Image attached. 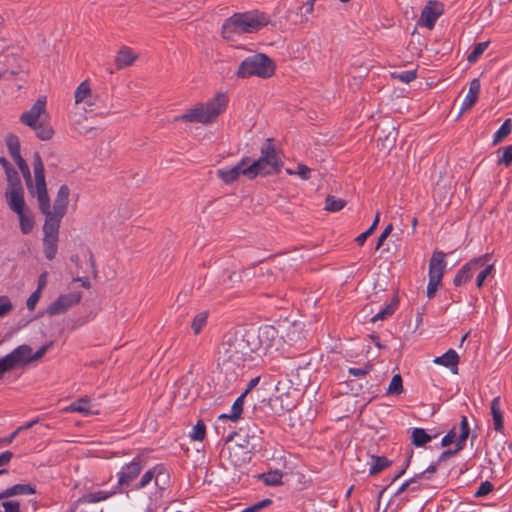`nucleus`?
Segmentation results:
<instances>
[{
	"label": "nucleus",
	"mask_w": 512,
	"mask_h": 512,
	"mask_svg": "<svg viewBox=\"0 0 512 512\" xmlns=\"http://www.w3.org/2000/svg\"><path fill=\"white\" fill-rule=\"evenodd\" d=\"M6 145L11 157L19 167L27 186L30 188L32 185L31 173L29 166L20 155V143L18 137L15 135H8L6 138Z\"/></svg>",
	"instance_id": "1a4fd4ad"
},
{
	"label": "nucleus",
	"mask_w": 512,
	"mask_h": 512,
	"mask_svg": "<svg viewBox=\"0 0 512 512\" xmlns=\"http://www.w3.org/2000/svg\"><path fill=\"white\" fill-rule=\"evenodd\" d=\"M411 483H414V479H410V480H407L405 481L399 488L398 490L396 491V495H400L401 493H403L409 486Z\"/></svg>",
	"instance_id": "338daca9"
},
{
	"label": "nucleus",
	"mask_w": 512,
	"mask_h": 512,
	"mask_svg": "<svg viewBox=\"0 0 512 512\" xmlns=\"http://www.w3.org/2000/svg\"><path fill=\"white\" fill-rule=\"evenodd\" d=\"M372 370V365L370 363H365L361 367H350L348 368V374L357 377L363 378Z\"/></svg>",
	"instance_id": "c03bdc74"
},
{
	"label": "nucleus",
	"mask_w": 512,
	"mask_h": 512,
	"mask_svg": "<svg viewBox=\"0 0 512 512\" xmlns=\"http://www.w3.org/2000/svg\"><path fill=\"white\" fill-rule=\"evenodd\" d=\"M246 397V393H242L233 403L231 407V411L229 414H222L219 416V419H231L233 421H237L243 411L244 400Z\"/></svg>",
	"instance_id": "c85d7f7f"
},
{
	"label": "nucleus",
	"mask_w": 512,
	"mask_h": 512,
	"mask_svg": "<svg viewBox=\"0 0 512 512\" xmlns=\"http://www.w3.org/2000/svg\"><path fill=\"white\" fill-rule=\"evenodd\" d=\"M494 272V264L488 263L483 269L479 271L476 277V287L478 289L482 288L484 285L485 280L492 276Z\"/></svg>",
	"instance_id": "58836bf2"
},
{
	"label": "nucleus",
	"mask_w": 512,
	"mask_h": 512,
	"mask_svg": "<svg viewBox=\"0 0 512 512\" xmlns=\"http://www.w3.org/2000/svg\"><path fill=\"white\" fill-rule=\"evenodd\" d=\"M470 428L468 419L466 416L461 417L460 422V433L458 436V439L456 440V430L455 427H453L441 440V445L443 447L449 446L452 443H456V447L454 450H448L443 453V456H452L462 450L465 446V442L469 436Z\"/></svg>",
	"instance_id": "6e6552de"
},
{
	"label": "nucleus",
	"mask_w": 512,
	"mask_h": 512,
	"mask_svg": "<svg viewBox=\"0 0 512 512\" xmlns=\"http://www.w3.org/2000/svg\"><path fill=\"white\" fill-rule=\"evenodd\" d=\"M6 173V178H7V182H8V187H12V185L14 184H22L20 179H19V176H18V173L17 171L11 167L9 169H7L5 171Z\"/></svg>",
	"instance_id": "864d4df0"
},
{
	"label": "nucleus",
	"mask_w": 512,
	"mask_h": 512,
	"mask_svg": "<svg viewBox=\"0 0 512 512\" xmlns=\"http://www.w3.org/2000/svg\"><path fill=\"white\" fill-rule=\"evenodd\" d=\"M416 76V71L414 70L402 71L398 74H394V77L399 79L403 83H410L411 81L416 79Z\"/></svg>",
	"instance_id": "3c124183"
},
{
	"label": "nucleus",
	"mask_w": 512,
	"mask_h": 512,
	"mask_svg": "<svg viewBox=\"0 0 512 512\" xmlns=\"http://www.w3.org/2000/svg\"><path fill=\"white\" fill-rule=\"evenodd\" d=\"M112 495H113V493H109V492H106V491H98V492L93 493L91 495V497H92V501L99 502V501H103V500L108 499Z\"/></svg>",
	"instance_id": "e2e57ef3"
},
{
	"label": "nucleus",
	"mask_w": 512,
	"mask_h": 512,
	"mask_svg": "<svg viewBox=\"0 0 512 512\" xmlns=\"http://www.w3.org/2000/svg\"><path fill=\"white\" fill-rule=\"evenodd\" d=\"M143 468L142 461L140 458H134L130 463L124 465L121 470L117 473L118 484L128 485L135 480Z\"/></svg>",
	"instance_id": "2eb2a0df"
},
{
	"label": "nucleus",
	"mask_w": 512,
	"mask_h": 512,
	"mask_svg": "<svg viewBox=\"0 0 512 512\" xmlns=\"http://www.w3.org/2000/svg\"><path fill=\"white\" fill-rule=\"evenodd\" d=\"M36 422H37V420L30 421V422L26 423L25 425L18 427L14 432H12L8 436V439H0V447L10 445L14 441V439L19 435V433L21 431L30 429L31 427H33V425Z\"/></svg>",
	"instance_id": "a19ab883"
},
{
	"label": "nucleus",
	"mask_w": 512,
	"mask_h": 512,
	"mask_svg": "<svg viewBox=\"0 0 512 512\" xmlns=\"http://www.w3.org/2000/svg\"><path fill=\"white\" fill-rule=\"evenodd\" d=\"M32 129L35 131L36 136L43 141L50 140L54 134L51 125L47 122V119L36 124Z\"/></svg>",
	"instance_id": "c756f323"
},
{
	"label": "nucleus",
	"mask_w": 512,
	"mask_h": 512,
	"mask_svg": "<svg viewBox=\"0 0 512 512\" xmlns=\"http://www.w3.org/2000/svg\"><path fill=\"white\" fill-rule=\"evenodd\" d=\"M259 478L268 486H277L282 484L283 473L279 470H271L261 474Z\"/></svg>",
	"instance_id": "7c9ffc66"
},
{
	"label": "nucleus",
	"mask_w": 512,
	"mask_h": 512,
	"mask_svg": "<svg viewBox=\"0 0 512 512\" xmlns=\"http://www.w3.org/2000/svg\"><path fill=\"white\" fill-rule=\"evenodd\" d=\"M12 458L13 453L11 451L2 452L0 454V467L8 465Z\"/></svg>",
	"instance_id": "0e129e2a"
},
{
	"label": "nucleus",
	"mask_w": 512,
	"mask_h": 512,
	"mask_svg": "<svg viewBox=\"0 0 512 512\" xmlns=\"http://www.w3.org/2000/svg\"><path fill=\"white\" fill-rule=\"evenodd\" d=\"M248 334L253 335V340L250 339V345L253 353L262 355H273L274 352L279 350L281 345V337L278 330L271 325L259 327L257 330L250 329Z\"/></svg>",
	"instance_id": "39448f33"
},
{
	"label": "nucleus",
	"mask_w": 512,
	"mask_h": 512,
	"mask_svg": "<svg viewBox=\"0 0 512 512\" xmlns=\"http://www.w3.org/2000/svg\"><path fill=\"white\" fill-rule=\"evenodd\" d=\"M392 230H393L392 224H389V225H387L385 227V229L382 231V233L378 237V241H377V245H376V250H378L383 245L384 241L390 235Z\"/></svg>",
	"instance_id": "13d9d810"
},
{
	"label": "nucleus",
	"mask_w": 512,
	"mask_h": 512,
	"mask_svg": "<svg viewBox=\"0 0 512 512\" xmlns=\"http://www.w3.org/2000/svg\"><path fill=\"white\" fill-rule=\"evenodd\" d=\"M15 365L10 357L7 354L5 357L0 358V378L8 371L15 369Z\"/></svg>",
	"instance_id": "de8ad7c7"
},
{
	"label": "nucleus",
	"mask_w": 512,
	"mask_h": 512,
	"mask_svg": "<svg viewBox=\"0 0 512 512\" xmlns=\"http://www.w3.org/2000/svg\"><path fill=\"white\" fill-rule=\"evenodd\" d=\"M512 163V146H506L503 149L501 157L498 159V164L509 166Z\"/></svg>",
	"instance_id": "603ef678"
},
{
	"label": "nucleus",
	"mask_w": 512,
	"mask_h": 512,
	"mask_svg": "<svg viewBox=\"0 0 512 512\" xmlns=\"http://www.w3.org/2000/svg\"><path fill=\"white\" fill-rule=\"evenodd\" d=\"M269 22L270 17L259 10L235 13L223 23L222 35L225 39L234 40L238 35L258 32Z\"/></svg>",
	"instance_id": "7ed1b4c3"
},
{
	"label": "nucleus",
	"mask_w": 512,
	"mask_h": 512,
	"mask_svg": "<svg viewBox=\"0 0 512 512\" xmlns=\"http://www.w3.org/2000/svg\"><path fill=\"white\" fill-rule=\"evenodd\" d=\"M20 222V229L23 234H29L34 227V221L30 214H28L25 210L21 211L20 214H17Z\"/></svg>",
	"instance_id": "72a5a7b5"
},
{
	"label": "nucleus",
	"mask_w": 512,
	"mask_h": 512,
	"mask_svg": "<svg viewBox=\"0 0 512 512\" xmlns=\"http://www.w3.org/2000/svg\"><path fill=\"white\" fill-rule=\"evenodd\" d=\"M441 13L442 11L438 8L437 4L429 2L421 13V25L428 29H432Z\"/></svg>",
	"instance_id": "6ab92c4d"
},
{
	"label": "nucleus",
	"mask_w": 512,
	"mask_h": 512,
	"mask_svg": "<svg viewBox=\"0 0 512 512\" xmlns=\"http://www.w3.org/2000/svg\"><path fill=\"white\" fill-rule=\"evenodd\" d=\"M250 339L254 338L252 334H248V330L227 332L219 348V360L223 364L242 365L253 353Z\"/></svg>",
	"instance_id": "f03ea898"
},
{
	"label": "nucleus",
	"mask_w": 512,
	"mask_h": 512,
	"mask_svg": "<svg viewBox=\"0 0 512 512\" xmlns=\"http://www.w3.org/2000/svg\"><path fill=\"white\" fill-rule=\"evenodd\" d=\"M205 436H206V426L200 420L192 428V431L190 433V438L194 441H203Z\"/></svg>",
	"instance_id": "79ce46f5"
},
{
	"label": "nucleus",
	"mask_w": 512,
	"mask_h": 512,
	"mask_svg": "<svg viewBox=\"0 0 512 512\" xmlns=\"http://www.w3.org/2000/svg\"><path fill=\"white\" fill-rule=\"evenodd\" d=\"M57 241L58 237H44V253L47 259L52 260L55 258L57 253Z\"/></svg>",
	"instance_id": "473e14b6"
},
{
	"label": "nucleus",
	"mask_w": 512,
	"mask_h": 512,
	"mask_svg": "<svg viewBox=\"0 0 512 512\" xmlns=\"http://www.w3.org/2000/svg\"><path fill=\"white\" fill-rule=\"evenodd\" d=\"M208 312L202 311L197 313L191 323V328L195 335L199 334L207 323Z\"/></svg>",
	"instance_id": "f704fd0d"
},
{
	"label": "nucleus",
	"mask_w": 512,
	"mask_h": 512,
	"mask_svg": "<svg viewBox=\"0 0 512 512\" xmlns=\"http://www.w3.org/2000/svg\"><path fill=\"white\" fill-rule=\"evenodd\" d=\"M51 344L41 346L36 352L32 351L31 363L39 361L48 351Z\"/></svg>",
	"instance_id": "bf43d9fd"
},
{
	"label": "nucleus",
	"mask_w": 512,
	"mask_h": 512,
	"mask_svg": "<svg viewBox=\"0 0 512 512\" xmlns=\"http://www.w3.org/2000/svg\"><path fill=\"white\" fill-rule=\"evenodd\" d=\"M433 362L437 365L449 368L452 373H458L459 356L453 349H449L442 356L436 357Z\"/></svg>",
	"instance_id": "412c9836"
},
{
	"label": "nucleus",
	"mask_w": 512,
	"mask_h": 512,
	"mask_svg": "<svg viewBox=\"0 0 512 512\" xmlns=\"http://www.w3.org/2000/svg\"><path fill=\"white\" fill-rule=\"evenodd\" d=\"M389 465V462L384 457H373L372 464L369 468L370 475H376L384 470Z\"/></svg>",
	"instance_id": "ea45409f"
},
{
	"label": "nucleus",
	"mask_w": 512,
	"mask_h": 512,
	"mask_svg": "<svg viewBox=\"0 0 512 512\" xmlns=\"http://www.w3.org/2000/svg\"><path fill=\"white\" fill-rule=\"evenodd\" d=\"M477 262L469 261L466 263L456 274L453 282L455 286H461L464 283H467L473 277L472 269L476 265Z\"/></svg>",
	"instance_id": "cd10ccee"
},
{
	"label": "nucleus",
	"mask_w": 512,
	"mask_h": 512,
	"mask_svg": "<svg viewBox=\"0 0 512 512\" xmlns=\"http://www.w3.org/2000/svg\"><path fill=\"white\" fill-rule=\"evenodd\" d=\"M411 437L412 443L416 447H422L432 439V437L423 428H414Z\"/></svg>",
	"instance_id": "2f4dec72"
},
{
	"label": "nucleus",
	"mask_w": 512,
	"mask_h": 512,
	"mask_svg": "<svg viewBox=\"0 0 512 512\" xmlns=\"http://www.w3.org/2000/svg\"><path fill=\"white\" fill-rule=\"evenodd\" d=\"M345 201L335 196H327L325 200V209L330 212H338L345 206Z\"/></svg>",
	"instance_id": "e433bc0d"
},
{
	"label": "nucleus",
	"mask_w": 512,
	"mask_h": 512,
	"mask_svg": "<svg viewBox=\"0 0 512 512\" xmlns=\"http://www.w3.org/2000/svg\"><path fill=\"white\" fill-rule=\"evenodd\" d=\"M41 297V291L36 290L34 291L30 297L27 299L26 306L27 309L30 311H33Z\"/></svg>",
	"instance_id": "4d7b16f0"
},
{
	"label": "nucleus",
	"mask_w": 512,
	"mask_h": 512,
	"mask_svg": "<svg viewBox=\"0 0 512 512\" xmlns=\"http://www.w3.org/2000/svg\"><path fill=\"white\" fill-rule=\"evenodd\" d=\"M403 391L402 378L399 374H396L392 377L389 386L387 388L388 394L399 395Z\"/></svg>",
	"instance_id": "37998d69"
},
{
	"label": "nucleus",
	"mask_w": 512,
	"mask_h": 512,
	"mask_svg": "<svg viewBox=\"0 0 512 512\" xmlns=\"http://www.w3.org/2000/svg\"><path fill=\"white\" fill-rule=\"evenodd\" d=\"M282 166L280 158L271 144L270 139L267 140L261 148V156L259 159L250 163L248 162V173L255 178L258 175H269L278 172Z\"/></svg>",
	"instance_id": "0eeeda50"
},
{
	"label": "nucleus",
	"mask_w": 512,
	"mask_h": 512,
	"mask_svg": "<svg viewBox=\"0 0 512 512\" xmlns=\"http://www.w3.org/2000/svg\"><path fill=\"white\" fill-rule=\"evenodd\" d=\"M259 380H260L259 377H255V378L251 379L247 385L246 390L243 393L247 394L250 390H252L255 386H257L259 383Z\"/></svg>",
	"instance_id": "69168bd1"
},
{
	"label": "nucleus",
	"mask_w": 512,
	"mask_h": 512,
	"mask_svg": "<svg viewBox=\"0 0 512 512\" xmlns=\"http://www.w3.org/2000/svg\"><path fill=\"white\" fill-rule=\"evenodd\" d=\"M396 310V306L393 303L388 304L384 309L380 310L378 313H376L372 318L371 321L373 323L384 320L387 317L391 316Z\"/></svg>",
	"instance_id": "a18cd8bd"
},
{
	"label": "nucleus",
	"mask_w": 512,
	"mask_h": 512,
	"mask_svg": "<svg viewBox=\"0 0 512 512\" xmlns=\"http://www.w3.org/2000/svg\"><path fill=\"white\" fill-rule=\"evenodd\" d=\"M16 58L13 53H9L8 50L0 54V78L5 77L7 74L13 76L17 72L14 69V62Z\"/></svg>",
	"instance_id": "393cba45"
},
{
	"label": "nucleus",
	"mask_w": 512,
	"mask_h": 512,
	"mask_svg": "<svg viewBox=\"0 0 512 512\" xmlns=\"http://www.w3.org/2000/svg\"><path fill=\"white\" fill-rule=\"evenodd\" d=\"M445 253L435 251L430 259L428 276L432 279L442 280L446 269Z\"/></svg>",
	"instance_id": "f3484780"
},
{
	"label": "nucleus",
	"mask_w": 512,
	"mask_h": 512,
	"mask_svg": "<svg viewBox=\"0 0 512 512\" xmlns=\"http://www.w3.org/2000/svg\"><path fill=\"white\" fill-rule=\"evenodd\" d=\"M490 259H491V255L489 253H486V254L476 257V258H473L471 261H475L478 263H476V265L473 267L472 275H474V273H476V272L479 273V271L481 269H483L489 263Z\"/></svg>",
	"instance_id": "49530a36"
},
{
	"label": "nucleus",
	"mask_w": 512,
	"mask_h": 512,
	"mask_svg": "<svg viewBox=\"0 0 512 512\" xmlns=\"http://www.w3.org/2000/svg\"><path fill=\"white\" fill-rule=\"evenodd\" d=\"M162 476H166L168 478V473L163 465H155L151 469L147 470L143 476L141 477L140 482L135 486L136 490H141L150 484L152 480H154V484L156 487L163 489L166 482H163V485L160 484V478Z\"/></svg>",
	"instance_id": "dca6fc26"
},
{
	"label": "nucleus",
	"mask_w": 512,
	"mask_h": 512,
	"mask_svg": "<svg viewBox=\"0 0 512 512\" xmlns=\"http://www.w3.org/2000/svg\"><path fill=\"white\" fill-rule=\"evenodd\" d=\"M493 490V485L489 481H484L480 484L476 492L474 493V496L476 498H483L486 497L490 492Z\"/></svg>",
	"instance_id": "8fccbe9b"
},
{
	"label": "nucleus",
	"mask_w": 512,
	"mask_h": 512,
	"mask_svg": "<svg viewBox=\"0 0 512 512\" xmlns=\"http://www.w3.org/2000/svg\"><path fill=\"white\" fill-rule=\"evenodd\" d=\"M493 426L497 432H502L504 429V412L501 407L500 397H495L490 404Z\"/></svg>",
	"instance_id": "b1692460"
},
{
	"label": "nucleus",
	"mask_w": 512,
	"mask_h": 512,
	"mask_svg": "<svg viewBox=\"0 0 512 512\" xmlns=\"http://www.w3.org/2000/svg\"><path fill=\"white\" fill-rule=\"evenodd\" d=\"M80 292H72L59 296L54 302H52L47 308V314L55 316L65 313L72 306L78 304L81 300Z\"/></svg>",
	"instance_id": "9b49d317"
},
{
	"label": "nucleus",
	"mask_w": 512,
	"mask_h": 512,
	"mask_svg": "<svg viewBox=\"0 0 512 512\" xmlns=\"http://www.w3.org/2000/svg\"><path fill=\"white\" fill-rule=\"evenodd\" d=\"M5 512H20V505L18 501H5L2 503Z\"/></svg>",
	"instance_id": "680f3d73"
},
{
	"label": "nucleus",
	"mask_w": 512,
	"mask_h": 512,
	"mask_svg": "<svg viewBox=\"0 0 512 512\" xmlns=\"http://www.w3.org/2000/svg\"><path fill=\"white\" fill-rule=\"evenodd\" d=\"M91 88L87 81L81 82L75 90L74 98L75 103H85L89 106L93 105V101L91 100Z\"/></svg>",
	"instance_id": "bb28decb"
},
{
	"label": "nucleus",
	"mask_w": 512,
	"mask_h": 512,
	"mask_svg": "<svg viewBox=\"0 0 512 512\" xmlns=\"http://www.w3.org/2000/svg\"><path fill=\"white\" fill-rule=\"evenodd\" d=\"M5 198L9 208L16 214H20L25 210L24 189L22 184H13L12 187H7Z\"/></svg>",
	"instance_id": "4468645a"
},
{
	"label": "nucleus",
	"mask_w": 512,
	"mask_h": 512,
	"mask_svg": "<svg viewBox=\"0 0 512 512\" xmlns=\"http://www.w3.org/2000/svg\"><path fill=\"white\" fill-rule=\"evenodd\" d=\"M488 46V41L477 43L472 49V51L468 54L467 61L469 63L476 62L479 59V57L483 54V52L488 48Z\"/></svg>",
	"instance_id": "4c0bfd02"
},
{
	"label": "nucleus",
	"mask_w": 512,
	"mask_h": 512,
	"mask_svg": "<svg viewBox=\"0 0 512 512\" xmlns=\"http://www.w3.org/2000/svg\"><path fill=\"white\" fill-rule=\"evenodd\" d=\"M69 194L70 190L67 185H62L59 188L53 205V213L58 214V216L65 215L69 203Z\"/></svg>",
	"instance_id": "4be33fe9"
},
{
	"label": "nucleus",
	"mask_w": 512,
	"mask_h": 512,
	"mask_svg": "<svg viewBox=\"0 0 512 512\" xmlns=\"http://www.w3.org/2000/svg\"><path fill=\"white\" fill-rule=\"evenodd\" d=\"M13 304L8 296H0V318L10 313Z\"/></svg>",
	"instance_id": "09e8293b"
},
{
	"label": "nucleus",
	"mask_w": 512,
	"mask_h": 512,
	"mask_svg": "<svg viewBox=\"0 0 512 512\" xmlns=\"http://www.w3.org/2000/svg\"><path fill=\"white\" fill-rule=\"evenodd\" d=\"M248 162V158H243L233 167L219 169L217 175L225 183H232L237 180L240 175L253 179L252 174L247 171Z\"/></svg>",
	"instance_id": "f8f14e48"
},
{
	"label": "nucleus",
	"mask_w": 512,
	"mask_h": 512,
	"mask_svg": "<svg viewBox=\"0 0 512 512\" xmlns=\"http://www.w3.org/2000/svg\"><path fill=\"white\" fill-rule=\"evenodd\" d=\"M512 130V122L511 119H506L499 129L494 133V143L502 141L505 137H507Z\"/></svg>",
	"instance_id": "c9c22d12"
},
{
	"label": "nucleus",
	"mask_w": 512,
	"mask_h": 512,
	"mask_svg": "<svg viewBox=\"0 0 512 512\" xmlns=\"http://www.w3.org/2000/svg\"><path fill=\"white\" fill-rule=\"evenodd\" d=\"M275 66L265 54L257 53L245 58L237 70L236 76L241 79L253 76L269 78L274 74Z\"/></svg>",
	"instance_id": "423d86ee"
},
{
	"label": "nucleus",
	"mask_w": 512,
	"mask_h": 512,
	"mask_svg": "<svg viewBox=\"0 0 512 512\" xmlns=\"http://www.w3.org/2000/svg\"><path fill=\"white\" fill-rule=\"evenodd\" d=\"M63 411L67 413H80L83 416L98 415L100 413L99 406L89 397L76 399L64 407Z\"/></svg>",
	"instance_id": "ddd939ff"
},
{
	"label": "nucleus",
	"mask_w": 512,
	"mask_h": 512,
	"mask_svg": "<svg viewBox=\"0 0 512 512\" xmlns=\"http://www.w3.org/2000/svg\"><path fill=\"white\" fill-rule=\"evenodd\" d=\"M51 344L41 346L36 352L32 351L31 363L39 361L48 351Z\"/></svg>",
	"instance_id": "052dcab7"
},
{
	"label": "nucleus",
	"mask_w": 512,
	"mask_h": 512,
	"mask_svg": "<svg viewBox=\"0 0 512 512\" xmlns=\"http://www.w3.org/2000/svg\"><path fill=\"white\" fill-rule=\"evenodd\" d=\"M46 273H42L39 277V280H38V288L37 290L39 291H42V289L45 287L46 285Z\"/></svg>",
	"instance_id": "774afa93"
},
{
	"label": "nucleus",
	"mask_w": 512,
	"mask_h": 512,
	"mask_svg": "<svg viewBox=\"0 0 512 512\" xmlns=\"http://www.w3.org/2000/svg\"><path fill=\"white\" fill-rule=\"evenodd\" d=\"M48 114L46 111V97H39L33 106L20 116L22 124L32 128L39 122L47 119Z\"/></svg>",
	"instance_id": "9d476101"
},
{
	"label": "nucleus",
	"mask_w": 512,
	"mask_h": 512,
	"mask_svg": "<svg viewBox=\"0 0 512 512\" xmlns=\"http://www.w3.org/2000/svg\"><path fill=\"white\" fill-rule=\"evenodd\" d=\"M227 104V96L224 93H218L213 99L206 103L196 105L185 114L178 116L177 119L190 123L207 124L224 112Z\"/></svg>",
	"instance_id": "20e7f679"
},
{
	"label": "nucleus",
	"mask_w": 512,
	"mask_h": 512,
	"mask_svg": "<svg viewBox=\"0 0 512 512\" xmlns=\"http://www.w3.org/2000/svg\"><path fill=\"white\" fill-rule=\"evenodd\" d=\"M35 493V487L31 484H16L2 491L0 497L7 499L16 495H32Z\"/></svg>",
	"instance_id": "a878e982"
},
{
	"label": "nucleus",
	"mask_w": 512,
	"mask_h": 512,
	"mask_svg": "<svg viewBox=\"0 0 512 512\" xmlns=\"http://www.w3.org/2000/svg\"><path fill=\"white\" fill-rule=\"evenodd\" d=\"M33 169L39 208L46 216L43 226L44 237H58L59 226L63 216H58V214L53 213L50 210V199L46 188L44 164L38 153H35L34 155Z\"/></svg>",
	"instance_id": "f257e3e1"
},
{
	"label": "nucleus",
	"mask_w": 512,
	"mask_h": 512,
	"mask_svg": "<svg viewBox=\"0 0 512 512\" xmlns=\"http://www.w3.org/2000/svg\"><path fill=\"white\" fill-rule=\"evenodd\" d=\"M9 355L15 367L21 368L31 363L32 348L27 344L19 345Z\"/></svg>",
	"instance_id": "a211bd4d"
},
{
	"label": "nucleus",
	"mask_w": 512,
	"mask_h": 512,
	"mask_svg": "<svg viewBox=\"0 0 512 512\" xmlns=\"http://www.w3.org/2000/svg\"><path fill=\"white\" fill-rule=\"evenodd\" d=\"M137 59V54L129 47L123 46L117 52L115 65L117 69H124L131 66Z\"/></svg>",
	"instance_id": "5701e85b"
},
{
	"label": "nucleus",
	"mask_w": 512,
	"mask_h": 512,
	"mask_svg": "<svg viewBox=\"0 0 512 512\" xmlns=\"http://www.w3.org/2000/svg\"><path fill=\"white\" fill-rule=\"evenodd\" d=\"M289 174H294V172L290 169L287 170ZM311 170L306 165L299 164L297 166V170L295 174L299 175L301 179L307 180L310 177Z\"/></svg>",
	"instance_id": "6e6d98bb"
},
{
	"label": "nucleus",
	"mask_w": 512,
	"mask_h": 512,
	"mask_svg": "<svg viewBox=\"0 0 512 512\" xmlns=\"http://www.w3.org/2000/svg\"><path fill=\"white\" fill-rule=\"evenodd\" d=\"M480 89V80L478 78L472 79L469 83L468 92L462 101L461 111H467L475 105L480 93Z\"/></svg>",
	"instance_id": "aec40b11"
},
{
	"label": "nucleus",
	"mask_w": 512,
	"mask_h": 512,
	"mask_svg": "<svg viewBox=\"0 0 512 512\" xmlns=\"http://www.w3.org/2000/svg\"><path fill=\"white\" fill-rule=\"evenodd\" d=\"M440 284H441V280L429 278L428 285H427V297L429 299L434 297Z\"/></svg>",
	"instance_id": "5fc2aeb1"
}]
</instances>
